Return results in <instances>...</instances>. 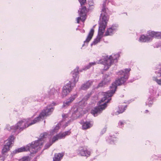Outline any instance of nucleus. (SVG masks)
Segmentation results:
<instances>
[{"mask_svg":"<svg viewBox=\"0 0 161 161\" xmlns=\"http://www.w3.org/2000/svg\"><path fill=\"white\" fill-rule=\"evenodd\" d=\"M130 70V68H127L119 71L117 74L121 77L116 80L115 82L112 84L110 87V90L106 92L99 93V95H102L103 97L98 103V106L91 110V113L94 116H97L106 108L107 103L111 100L110 97L114 93L117 86L124 84L128 79Z\"/></svg>","mask_w":161,"mask_h":161,"instance_id":"1","label":"nucleus"},{"mask_svg":"<svg viewBox=\"0 0 161 161\" xmlns=\"http://www.w3.org/2000/svg\"><path fill=\"white\" fill-rule=\"evenodd\" d=\"M69 114L62 115V120L50 130L49 135L46 132L41 134L40 139L42 141V143L45 138L47 137L49 138V143L46 144L45 147V149L48 148L53 143L58 139L64 138L66 136L69 135L70 134L71 132L70 130H68L63 133H59V134L55 135L58 132L60 126L65 128L68 125V124L70 122L71 119H69Z\"/></svg>","mask_w":161,"mask_h":161,"instance_id":"2","label":"nucleus"},{"mask_svg":"<svg viewBox=\"0 0 161 161\" xmlns=\"http://www.w3.org/2000/svg\"><path fill=\"white\" fill-rule=\"evenodd\" d=\"M42 142L41 139H40L37 141L32 142L31 144H28L26 146L16 149L11 153V154L14 155L15 154L30 151L31 153H36L42 147Z\"/></svg>","mask_w":161,"mask_h":161,"instance_id":"3","label":"nucleus"},{"mask_svg":"<svg viewBox=\"0 0 161 161\" xmlns=\"http://www.w3.org/2000/svg\"><path fill=\"white\" fill-rule=\"evenodd\" d=\"M79 67H77L73 71L71 72L73 78L71 81H69L63 87L61 95L62 97H66L71 92L75 86L76 83L78 81L79 79Z\"/></svg>","mask_w":161,"mask_h":161,"instance_id":"4","label":"nucleus"},{"mask_svg":"<svg viewBox=\"0 0 161 161\" xmlns=\"http://www.w3.org/2000/svg\"><path fill=\"white\" fill-rule=\"evenodd\" d=\"M29 119H23L19 121L15 125L10 126L9 125H6L5 130L12 131L17 135L22 131L29 126Z\"/></svg>","mask_w":161,"mask_h":161,"instance_id":"5","label":"nucleus"},{"mask_svg":"<svg viewBox=\"0 0 161 161\" xmlns=\"http://www.w3.org/2000/svg\"><path fill=\"white\" fill-rule=\"evenodd\" d=\"M99 25L98 34L96 38L94 39L91 44L92 46L95 45L100 42L101 39L103 37L105 29L107 26V22L106 21H99Z\"/></svg>","mask_w":161,"mask_h":161,"instance_id":"6","label":"nucleus"},{"mask_svg":"<svg viewBox=\"0 0 161 161\" xmlns=\"http://www.w3.org/2000/svg\"><path fill=\"white\" fill-rule=\"evenodd\" d=\"M119 56V54L116 53L113 54L110 56L109 57L108 56L105 57L103 59L104 69L107 70L109 69L112 63H116Z\"/></svg>","mask_w":161,"mask_h":161,"instance_id":"7","label":"nucleus"},{"mask_svg":"<svg viewBox=\"0 0 161 161\" xmlns=\"http://www.w3.org/2000/svg\"><path fill=\"white\" fill-rule=\"evenodd\" d=\"M57 105L56 103L53 102L51 104H48L41 112V115H42L44 118L50 115L54 109L53 106Z\"/></svg>","mask_w":161,"mask_h":161,"instance_id":"8","label":"nucleus"},{"mask_svg":"<svg viewBox=\"0 0 161 161\" xmlns=\"http://www.w3.org/2000/svg\"><path fill=\"white\" fill-rule=\"evenodd\" d=\"M14 138L13 135L10 136L5 142L4 146L2 149V153L3 154L8 152L11 144L14 142Z\"/></svg>","mask_w":161,"mask_h":161,"instance_id":"9","label":"nucleus"},{"mask_svg":"<svg viewBox=\"0 0 161 161\" xmlns=\"http://www.w3.org/2000/svg\"><path fill=\"white\" fill-rule=\"evenodd\" d=\"M78 154L82 156L88 157L91 154L90 150L87 149L85 147H80L77 150Z\"/></svg>","mask_w":161,"mask_h":161,"instance_id":"10","label":"nucleus"},{"mask_svg":"<svg viewBox=\"0 0 161 161\" xmlns=\"http://www.w3.org/2000/svg\"><path fill=\"white\" fill-rule=\"evenodd\" d=\"M80 110V109H78L76 107L72 108L71 112L72 113V114L71 117V119L73 120L77 119L82 114V111H81L80 112H79Z\"/></svg>","mask_w":161,"mask_h":161,"instance_id":"11","label":"nucleus"},{"mask_svg":"<svg viewBox=\"0 0 161 161\" xmlns=\"http://www.w3.org/2000/svg\"><path fill=\"white\" fill-rule=\"evenodd\" d=\"M106 2H104L102 5V13L100 16V20H108L109 19V16L107 15L106 12Z\"/></svg>","mask_w":161,"mask_h":161,"instance_id":"12","label":"nucleus"},{"mask_svg":"<svg viewBox=\"0 0 161 161\" xmlns=\"http://www.w3.org/2000/svg\"><path fill=\"white\" fill-rule=\"evenodd\" d=\"M118 26L117 25H113L108 28L106 31L105 36H110L118 30Z\"/></svg>","mask_w":161,"mask_h":161,"instance_id":"13","label":"nucleus"},{"mask_svg":"<svg viewBox=\"0 0 161 161\" xmlns=\"http://www.w3.org/2000/svg\"><path fill=\"white\" fill-rule=\"evenodd\" d=\"M86 9L85 7L80 8L78 11L80 17L77 18V20H85L86 19Z\"/></svg>","mask_w":161,"mask_h":161,"instance_id":"14","label":"nucleus"},{"mask_svg":"<svg viewBox=\"0 0 161 161\" xmlns=\"http://www.w3.org/2000/svg\"><path fill=\"white\" fill-rule=\"evenodd\" d=\"M44 118L42 115H41L40 113L39 115L37 117H36L34 119H32V118H28V119H29V124L30 125H32L37 123L39 122L41 120H42Z\"/></svg>","mask_w":161,"mask_h":161,"instance_id":"15","label":"nucleus"},{"mask_svg":"<svg viewBox=\"0 0 161 161\" xmlns=\"http://www.w3.org/2000/svg\"><path fill=\"white\" fill-rule=\"evenodd\" d=\"M147 34V36H145L144 35H141L139 38V41L141 42H148L152 41V36L149 35L148 31Z\"/></svg>","mask_w":161,"mask_h":161,"instance_id":"16","label":"nucleus"},{"mask_svg":"<svg viewBox=\"0 0 161 161\" xmlns=\"http://www.w3.org/2000/svg\"><path fill=\"white\" fill-rule=\"evenodd\" d=\"M48 97L51 99L57 97L58 95V91L54 88H52L48 92Z\"/></svg>","mask_w":161,"mask_h":161,"instance_id":"17","label":"nucleus"},{"mask_svg":"<svg viewBox=\"0 0 161 161\" xmlns=\"http://www.w3.org/2000/svg\"><path fill=\"white\" fill-rule=\"evenodd\" d=\"M148 33L150 36H152V39L154 37L157 38H161V32L149 31H148Z\"/></svg>","mask_w":161,"mask_h":161,"instance_id":"18","label":"nucleus"},{"mask_svg":"<svg viewBox=\"0 0 161 161\" xmlns=\"http://www.w3.org/2000/svg\"><path fill=\"white\" fill-rule=\"evenodd\" d=\"M94 33V30L93 29H92L89 32L85 41H84V44L83 45V46L85 44H88L92 38Z\"/></svg>","mask_w":161,"mask_h":161,"instance_id":"19","label":"nucleus"},{"mask_svg":"<svg viewBox=\"0 0 161 161\" xmlns=\"http://www.w3.org/2000/svg\"><path fill=\"white\" fill-rule=\"evenodd\" d=\"M82 125V128L83 130L89 129L92 127L93 125V122L92 121H86L81 123Z\"/></svg>","mask_w":161,"mask_h":161,"instance_id":"20","label":"nucleus"},{"mask_svg":"<svg viewBox=\"0 0 161 161\" xmlns=\"http://www.w3.org/2000/svg\"><path fill=\"white\" fill-rule=\"evenodd\" d=\"M94 82V81L93 80H89L87 81L86 82L83 84L81 87V88L83 90L86 89L93 84V83Z\"/></svg>","mask_w":161,"mask_h":161,"instance_id":"21","label":"nucleus"},{"mask_svg":"<svg viewBox=\"0 0 161 161\" xmlns=\"http://www.w3.org/2000/svg\"><path fill=\"white\" fill-rule=\"evenodd\" d=\"M103 63H104V60L103 59H101L100 60L99 62H92L89 63V64L86 66L85 68H84L83 69L84 70H86L88 69H89L91 66L93 65H96L97 64H102L103 65Z\"/></svg>","mask_w":161,"mask_h":161,"instance_id":"22","label":"nucleus"},{"mask_svg":"<svg viewBox=\"0 0 161 161\" xmlns=\"http://www.w3.org/2000/svg\"><path fill=\"white\" fill-rule=\"evenodd\" d=\"M63 155V153L55 154L53 158V161H60L62 158Z\"/></svg>","mask_w":161,"mask_h":161,"instance_id":"23","label":"nucleus"},{"mask_svg":"<svg viewBox=\"0 0 161 161\" xmlns=\"http://www.w3.org/2000/svg\"><path fill=\"white\" fill-rule=\"evenodd\" d=\"M126 107L123 106H119V109L115 113V115H118L119 114H121L124 112L125 110Z\"/></svg>","mask_w":161,"mask_h":161,"instance_id":"24","label":"nucleus"},{"mask_svg":"<svg viewBox=\"0 0 161 161\" xmlns=\"http://www.w3.org/2000/svg\"><path fill=\"white\" fill-rule=\"evenodd\" d=\"M108 141L111 144H114L117 141V138L113 136H110Z\"/></svg>","mask_w":161,"mask_h":161,"instance_id":"25","label":"nucleus"},{"mask_svg":"<svg viewBox=\"0 0 161 161\" xmlns=\"http://www.w3.org/2000/svg\"><path fill=\"white\" fill-rule=\"evenodd\" d=\"M157 88L153 86L151 87L149 89V92L151 95L155 96L156 93L157 92Z\"/></svg>","mask_w":161,"mask_h":161,"instance_id":"26","label":"nucleus"},{"mask_svg":"<svg viewBox=\"0 0 161 161\" xmlns=\"http://www.w3.org/2000/svg\"><path fill=\"white\" fill-rule=\"evenodd\" d=\"M109 80L108 78V79H104L101 82L99 83L98 86L97 87L98 88L99 87H101L103 86L104 85L107 84V83L109 82Z\"/></svg>","mask_w":161,"mask_h":161,"instance_id":"27","label":"nucleus"},{"mask_svg":"<svg viewBox=\"0 0 161 161\" xmlns=\"http://www.w3.org/2000/svg\"><path fill=\"white\" fill-rule=\"evenodd\" d=\"M152 80L158 85L161 86V79H158L157 77L153 76L152 77Z\"/></svg>","mask_w":161,"mask_h":161,"instance_id":"28","label":"nucleus"},{"mask_svg":"<svg viewBox=\"0 0 161 161\" xmlns=\"http://www.w3.org/2000/svg\"><path fill=\"white\" fill-rule=\"evenodd\" d=\"M76 97V94L74 95L69 97L68 99H67V100L70 103H71L75 99Z\"/></svg>","mask_w":161,"mask_h":161,"instance_id":"29","label":"nucleus"},{"mask_svg":"<svg viewBox=\"0 0 161 161\" xmlns=\"http://www.w3.org/2000/svg\"><path fill=\"white\" fill-rule=\"evenodd\" d=\"M125 124V122L123 120H120L119 121L118 123V126L120 128H122L124 127V126Z\"/></svg>","mask_w":161,"mask_h":161,"instance_id":"30","label":"nucleus"},{"mask_svg":"<svg viewBox=\"0 0 161 161\" xmlns=\"http://www.w3.org/2000/svg\"><path fill=\"white\" fill-rule=\"evenodd\" d=\"M70 104L71 103H70L67 100L65 101H64L63 102L62 107L66 108L69 106Z\"/></svg>","mask_w":161,"mask_h":161,"instance_id":"31","label":"nucleus"},{"mask_svg":"<svg viewBox=\"0 0 161 161\" xmlns=\"http://www.w3.org/2000/svg\"><path fill=\"white\" fill-rule=\"evenodd\" d=\"M95 4L93 0H90L89 2V5L90 7H92V8H94Z\"/></svg>","mask_w":161,"mask_h":161,"instance_id":"32","label":"nucleus"},{"mask_svg":"<svg viewBox=\"0 0 161 161\" xmlns=\"http://www.w3.org/2000/svg\"><path fill=\"white\" fill-rule=\"evenodd\" d=\"M157 92L156 93V94L155 95V96L158 97L159 96H161V91L159 90H158L157 88Z\"/></svg>","mask_w":161,"mask_h":161,"instance_id":"33","label":"nucleus"},{"mask_svg":"<svg viewBox=\"0 0 161 161\" xmlns=\"http://www.w3.org/2000/svg\"><path fill=\"white\" fill-rule=\"evenodd\" d=\"M29 158L28 157H24L19 160V161H29Z\"/></svg>","mask_w":161,"mask_h":161,"instance_id":"34","label":"nucleus"},{"mask_svg":"<svg viewBox=\"0 0 161 161\" xmlns=\"http://www.w3.org/2000/svg\"><path fill=\"white\" fill-rule=\"evenodd\" d=\"M81 5L83 4L86 2V0H79Z\"/></svg>","mask_w":161,"mask_h":161,"instance_id":"35","label":"nucleus"},{"mask_svg":"<svg viewBox=\"0 0 161 161\" xmlns=\"http://www.w3.org/2000/svg\"><path fill=\"white\" fill-rule=\"evenodd\" d=\"M152 104V101H150L149 102V103H148L147 102H146V104L147 105H148L149 106H150V105H151Z\"/></svg>","mask_w":161,"mask_h":161,"instance_id":"36","label":"nucleus"},{"mask_svg":"<svg viewBox=\"0 0 161 161\" xmlns=\"http://www.w3.org/2000/svg\"><path fill=\"white\" fill-rule=\"evenodd\" d=\"M158 72L160 75V76H161V68H160L159 69L158 71L156 72V73Z\"/></svg>","mask_w":161,"mask_h":161,"instance_id":"37","label":"nucleus"},{"mask_svg":"<svg viewBox=\"0 0 161 161\" xmlns=\"http://www.w3.org/2000/svg\"><path fill=\"white\" fill-rule=\"evenodd\" d=\"M148 112V110H145V113H147Z\"/></svg>","mask_w":161,"mask_h":161,"instance_id":"38","label":"nucleus"},{"mask_svg":"<svg viewBox=\"0 0 161 161\" xmlns=\"http://www.w3.org/2000/svg\"><path fill=\"white\" fill-rule=\"evenodd\" d=\"M80 21H77V23H79Z\"/></svg>","mask_w":161,"mask_h":161,"instance_id":"39","label":"nucleus"},{"mask_svg":"<svg viewBox=\"0 0 161 161\" xmlns=\"http://www.w3.org/2000/svg\"><path fill=\"white\" fill-rule=\"evenodd\" d=\"M81 21V22H82V23H84V21L82 20V21Z\"/></svg>","mask_w":161,"mask_h":161,"instance_id":"40","label":"nucleus"},{"mask_svg":"<svg viewBox=\"0 0 161 161\" xmlns=\"http://www.w3.org/2000/svg\"><path fill=\"white\" fill-rule=\"evenodd\" d=\"M90 8H91V9H92V7L91 8V7H90Z\"/></svg>","mask_w":161,"mask_h":161,"instance_id":"41","label":"nucleus"},{"mask_svg":"<svg viewBox=\"0 0 161 161\" xmlns=\"http://www.w3.org/2000/svg\"><path fill=\"white\" fill-rule=\"evenodd\" d=\"M3 160H4V159H2V161H3Z\"/></svg>","mask_w":161,"mask_h":161,"instance_id":"42","label":"nucleus"}]
</instances>
